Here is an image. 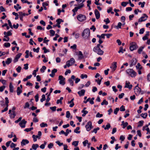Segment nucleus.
<instances>
[{"label": "nucleus", "instance_id": "bf43d9fd", "mask_svg": "<svg viewBox=\"0 0 150 150\" xmlns=\"http://www.w3.org/2000/svg\"><path fill=\"white\" fill-rule=\"evenodd\" d=\"M77 45L76 44H74L73 45L70 47V48L73 49L74 50H76V49Z\"/></svg>", "mask_w": 150, "mask_h": 150}, {"label": "nucleus", "instance_id": "864d4df0", "mask_svg": "<svg viewBox=\"0 0 150 150\" xmlns=\"http://www.w3.org/2000/svg\"><path fill=\"white\" fill-rule=\"evenodd\" d=\"M99 129L100 128L98 127H97L96 128L94 129L93 131H92V132H94L95 134H96L97 133V131L99 130Z\"/></svg>", "mask_w": 150, "mask_h": 150}, {"label": "nucleus", "instance_id": "0eeeda50", "mask_svg": "<svg viewBox=\"0 0 150 150\" xmlns=\"http://www.w3.org/2000/svg\"><path fill=\"white\" fill-rule=\"evenodd\" d=\"M85 127L86 130L88 131H90L91 129L93 128V127L92 126V124L91 122L88 121Z\"/></svg>", "mask_w": 150, "mask_h": 150}, {"label": "nucleus", "instance_id": "dca6fc26", "mask_svg": "<svg viewBox=\"0 0 150 150\" xmlns=\"http://www.w3.org/2000/svg\"><path fill=\"white\" fill-rule=\"evenodd\" d=\"M117 63L116 62H114L112 63L110 68L112 69L113 71H114L116 70L117 67Z\"/></svg>", "mask_w": 150, "mask_h": 150}, {"label": "nucleus", "instance_id": "58836bf2", "mask_svg": "<svg viewBox=\"0 0 150 150\" xmlns=\"http://www.w3.org/2000/svg\"><path fill=\"white\" fill-rule=\"evenodd\" d=\"M11 45L9 43L5 42L4 44V46L6 47H8L10 46Z\"/></svg>", "mask_w": 150, "mask_h": 150}, {"label": "nucleus", "instance_id": "2eb2a0df", "mask_svg": "<svg viewBox=\"0 0 150 150\" xmlns=\"http://www.w3.org/2000/svg\"><path fill=\"white\" fill-rule=\"evenodd\" d=\"M21 55L22 54L21 53H19L16 55L15 58L13 60V62L14 63L18 61V59L20 58Z\"/></svg>", "mask_w": 150, "mask_h": 150}, {"label": "nucleus", "instance_id": "c03bdc74", "mask_svg": "<svg viewBox=\"0 0 150 150\" xmlns=\"http://www.w3.org/2000/svg\"><path fill=\"white\" fill-rule=\"evenodd\" d=\"M79 141H74L72 143V145H74L75 146H77L78 144Z\"/></svg>", "mask_w": 150, "mask_h": 150}, {"label": "nucleus", "instance_id": "f8f14e48", "mask_svg": "<svg viewBox=\"0 0 150 150\" xmlns=\"http://www.w3.org/2000/svg\"><path fill=\"white\" fill-rule=\"evenodd\" d=\"M132 84H130V83L128 81H126L125 85V88H127L129 89L130 90L132 88Z\"/></svg>", "mask_w": 150, "mask_h": 150}, {"label": "nucleus", "instance_id": "20e7f679", "mask_svg": "<svg viewBox=\"0 0 150 150\" xmlns=\"http://www.w3.org/2000/svg\"><path fill=\"white\" fill-rule=\"evenodd\" d=\"M77 19L80 22H83L86 19V17L82 14H80L77 16Z\"/></svg>", "mask_w": 150, "mask_h": 150}, {"label": "nucleus", "instance_id": "2f4dec72", "mask_svg": "<svg viewBox=\"0 0 150 150\" xmlns=\"http://www.w3.org/2000/svg\"><path fill=\"white\" fill-rule=\"evenodd\" d=\"M16 116L15 112H12V113L10 115V117L11 118H14Z\"/></svg>", "mask_w": 150, "mask_h": 150}, {"label": "nucleus", "instance_id": "9d476101", "mask_svg": "<svg viewBox=\"0 0 150 150\" xmlns=\"http://www.w3.org/2000/svg\"><path fill=\"white\" fill-rule=\"evenodd\" d=\"M67 62L68 65L71 66L75 63V60L74 58H70L69 60L67 61Z\"/></svg>", "mask_w": 150, "mask_h": 150}, {"label": "nucleus", "instance_id": "473e14b6", "mask_svg": "<svg viewBox=\"0 0 150 150\" xmlns=\"http://www.w3.org/2000/svg\"><path fill=\"white\" fill-rule=\"evenodd\" d=\"M5 105L7 106V107H8V103H9V100H8V98L7 97L5 98Z\"/></svg>", "mask_w": 150, "mask_h": 150}, {"label": "nucleus", "instance_id": "774afa93", "mask_svg": "<svg viewBox=\"0 0 150 150\" xmlns=\"http://www.w3.org/2000/svg\"><path fill=\"white\" fill-rule=\"evenodd\" d=\"M144 31V28H142L139 30V33L140 34H142Z\"/></svg>", "mask_w": 150, "mask_h": 150}, {"label": "nucleus", "instance_id": "7ed1b4c3", "mask_svg": "<svg viewBox=\"0 0 150 150\" xmlns=\"http://www.w3.org/2000/svg\"><path fill=\"white\" fill-rule=\"evenodd\" d=\"M130 46L129 49L131 51H133L135 50H136L138 47L137 45L134 42H132L130 44Z\"/></svg>", "mask_w": 150, "mask_h": 150}, {"label": "nucleus", "instance_id": "6ab92c4d", "mask_svg": "<svg viewBox=\"0 0 150 150\" xmlns=\"http://www.w3.org/2000/svg\"><path fill=\"white\" fill-rule=\"evenodd\" d=\"M29 143V142L28 140L23 139L21 142V144L22 146H24Z\"/></svg>", "mask_w": 150, "mask_h": 150}, {"label": "nucleus", "instance_id": "37998d69", "mask_svg": "<svg viewBox=\"0 0 150 150\" xmlns=\"http://www.w3.org/2000/svg\"><path fill=\"white\" fill-rule=\"evenodd\" d=\"M45 100V95H42V98L40 99V101L42 102L44 101Z\"/></svg>", "mask_w": 150, "mask_h": 150}, {"label": "nucleus", "instance_id": "4d7b16f0", "mask_svg": "<svg viewBox=\"0 0 150 150\" xmlns=\"http://www.w3.org/2000/svg\"><path fill=\"white\" fill-rule=\"evenodd\" d=\"M53 146H54L53 144L52 143H50L48 145V147L49 149H51L52 148V147H53Z\"/></svg>", "mask_w": 150, "mask_h": 150}, {"label": "nucleus", "instance_id": "cd10ccee", "mask_svg": "<svg viewBox=\"0 0 150 150\" xmlns=\"http://www.w3.org/2000/svg\"><path fill=\"white\" fill-rule=\"evenodd\" d=\"M136 67L137 69H142V67L140 65L139 63H138L137 65L136 66Z\"/></svg>", "mask_w": 150, "mask_h": 150}, {"label": "nucleus", "instance_id": "ea45409f", "mask_svg": "<svg viewBox=\"0 0 150 150\" xmlns=\"http://www.w3.org/2000/svg\"><path fill=\"white\" fill-rule=\"evenodd\" d=\"M144 47H141L138 50V52L139 54H141L142 52V51L143 49L144 48Z\"/></svg>", "mask_w": 150, "mask_h": 150}, {"label": "nucleus", "instance_id": "bb28decb", "mask_svg": "<svg viewBox=\"0 0 150 150\" xmlns=\"http://www.w3.org/2000/svg\"><path fill=\"white\" fill-rule=\"evenodd\" d=\"M12 59L11 58H8L6 61V63L8 65L9 64L12 62Z\"/></svg>", "mask_w": 150, "mask_h": 150}, {"label": "nucleus", "instance_id": "423d86ee", "mask_svg": "<svg viewBox=\"0 0 150 150\" xmlns=\"http://www.w3.org/2000/svg\"><path fill=\"white\" fill-rule=\"evenodd\" d=\"M93 50L94 52L97 53L99 55H101L103 54L104 52L102 50H101L100 48H93Z\"/></svg>", "mask_w": 150, "mask_h": 150}, {"label": "nucleus", "instance_id": "39448f33", "mask_svg": "<svg viewBox=\"0 0 150 150\" xmlns=\"http://www.w3.org/2000/svg\"><path fill=\"white\" fill-rule=\"evenodd\" d=\"M148 16L145 13L143 14V16L139 19V22H141L146 21L148 18Z\"/></svg>", "mask_w": 150, "mask_h": 150}, {"label": "nucleus", "instance_id": "a878e982", "mask_svg": "<svg viewBox=\"0 0 150 150\" xmlns=\"http://www.w3.org/2000/svg\"><path fill=\"white\" fill-rule=\"evenodd\" d=\"M39 147V145L37 144H33L32 145V148L33 149L36 150L37 148H38Z\"/></svg>", "mask_w": 150, "mask_h": 150}, {"label": "nucleus", "instance_id": "4be33fe9", "mask_svg": "<svg viewBox=\"0 0 150 150\" xmlns=\"http://www.w3.org/2000/svg\"><path fill=\"white\" fill-rule=\"evenodd\" d=\"M14 8L17 11H18L19 9H20L21 8V6H20L19 4H16V6L14 5Z\"/></svg>", "mask_w": 150, "mask_h": 150}, {"label": "nucleus", "instance_id": "e2e57ef3", "mask_svg": "<svg viewBox=\"0 0 150 150\" xmlns=\"http://www.w3.org/2000/svg\"><path fill=\"white\" fill-rule=\"evenodd\" d=\"M5 88V86H4L0 87V92H2Z\"/></svg>", "mask_w": 150, "mask_h": 150}, {"label": "nucleus", "instance_id": "393cba45", "mask_svg": "<svg viewBox=\"0 0 150 150\" xmlns=\"http://www.w3.org/2000/svg\"><path fill=\"white\" fill-rule=\"evenodd\" d=\"M72 35L74 36L75 38L76 39L78 38L79 37V34L78 33L74 32L72 34Z\"/></svg>", "mask_w": 150, "mask_h": 150}, {"label": "nucleus", "instance_id": "72a5a7b5", "mask_svg": "<svg viewBox=\"0 0 150 150\" xmlns=\"http://www.w3.org/2000/svg\"><path fill=\"white\" fill-rule=\"evenodd\" d=\"M125 51V49L123 50L122 47H120V49L118 51V52L119 53H120L121 52L122 53H124V52Z\"/></svg>", "mask_w": 150, "mask_h": 150}, {"label": "nucleus", "instance_id": "f257e3e1", "mask_svg": "<svg viewBox=\"0 0 150 150\" xmlns=\"http://www.w3.org/2000/svg\"><path fill=\"white\" fill-rule=\"evenodd\" d=\"M82 35L85 40H90V30L88 28L85 29L83 32Z\"/></svg>", "mask_w": 150, "mask_h": 150}, {"label": "nucleus", "instance_id": "603ef678", "mask_svg": "<svg viewBox=\"0 0 150 150\" xmlns=\"http://www.w3.org/2000/svg\"><path fill=\"white\" fill-rule=\"evenodd\" d=\"M76 1L78 2L79 4H83L85 1V0H76Z\"/></svg>", "mask_w": 150, "mask_h": 150}, {"label": "nucleus", "instance_id": "6e6d98bb", "mask_svg": "<svg viewBox=\"0 0 150 150\" xmlns=\"http://www.w3.org/2000/svg\"><path fill=\"white\" fill-rule=\"evenodd\" d=\"M110 127V124L109 123H108L106 126L105 127V129H109Z\"/></svg>", "mask_w": 150, "mask_h": 150}, {"label": "nucleus", "instance_id": "f704fd0d", "mask_svg": "<svg viewBox=\"0 0 150 150\" xmlns=\"http://www.w3.org/2000/svg\"><path fill=\"white\" fill-rule=\"evenodd\" d=\"M12 14L15 16L16 17L15 18V19L17 20L18 18V13L15 12H13Z\"/></svg>", "mask_w": 150, "mask_h": 150}, {"label": "nucleus", "instance_id": "7c9ffc66", "mask_svg": "<svg viewBox=\"0 0 150 150\" xmlns=\"http://www.w3.org/2000/svg\"><path fill=\"white\" fill-rule=\"evenodd\" d=\"M108 104V102L105 99H104L103 100V101L101 103V105H107Z\"/></svg>", "mask_w": 150, "mask_h": 150}, {"label": "nucleus", "instance_id": "69168bd1", "mask_svg": "<svg viewBox=\"0 0 150 150\" xmlns=\"http://www.w3.org/2000/svg\"><path fill=\"white\" fill-rule=\"evenodd\" d=\"M70 115V113L69 111H67L66 112V117L67 118H69Z\"/></svg>", "mask_w": 150, "mask_h": 150}, {"label": "nucleus", "instance_id": "b1692460", "mask_svg": "<svg viewBox=\"0 0 150 150\" xmlns=\"http://www.w3.org/2000/svg\"><path fill=\"white\" fill-rule=\"evenodd\" d=\"M22 92V90L20 87H17V94L18 95H19Z\"/></svg>", "mask_w": 150, "mask_h": 150}, {"label": "nucleus", "instance_id": "49530a36", "mask_svg": "<svg viewBox=\"0 0 150 150\" xmlns=\"http://www.w3.org/2000/svg\"><path fill=\"white\" fill-rule=\"evenodd\" d=\"M128 3L127 2H123L121 3V5L123 7H125Z\"/></svg>", "mask_w": 150, "mask_h": 150}, {"label": "nucleus", "instance_id": "f03ea898", "mask_svg": "<svg viewBox=\"0 0 150 150\" xmlns=\"http://www.w3.org/2000/svg\"><path fill=\"white\" fill-rule=\"evenodd\" d=\"M127 73L132 77H135L137 74L136 72L132 69H128L126 70Z\"/></svg>", "mask_w": 150, "mask_h": 150}, {"label": "nucleus", "instance_id": "4c0bfd02", "mask_svg": "<svg viewBox=\"0 0 150 150\" xmlns=\"http://www.w3.org/2000/svg\"><path fill=\"white\" fill-rule=\"evenodd\" d=\"M80 129V128L79 127H77L76 128L74 129V132L75 133H76L77 134L79 133L80 132V131H78V130H79Z\"/></svg>", "mask_w": 150, "mask_h": 150}, {"label": "nucleus", "instance_id": "13d9d810", "mask_svg": "<svg viewBox=\"0 0 150 150\" xmlns=\"http://www.w3.org/2000/svg\"><path fill=\"white\" fill-rule=\"evenodd\" d=\"M55 142L60 146L63 145V144L62 142H60L59 141H57L56 142Z\"/></svg>", "mask_w": 150, "mask_h": 150}, {"label": "nucleus", "instance_id": "4468645a", "mask_svg": "<svg viewBox=\"0 0 150 150\" xmlns=\"http://www.w3.org/2000/svg\"><path fill=\"white\" fill-rule=\"evenodd\" d=\"M76 54L78 56V59H81L83 58V56L82 52L81 51L76 52Z\"/></svg>", "mask_w": 150, "mask_h": 150}, {"label": "nucleus", "instance_id": "ddd939ff", "mask_svg": "<svg viewBox=\"0 0 150 150\" xmlns=\"http://www.w3.org/2000/svg\"><path fill=\"white\" fill-rule=\"evenodd\" d=\"M75 78V76L73 75L71 76V79H69L68 80L70 84L72 86H74V81L72 80V79H74Z\"/></svg>", "mask_w": 150, "mask_h": 150}, {"label": "nucleus", "instance_id": "9b49d317", "mask_svg": "<svg viewBox=\"0 0 150 150\" xmlns=\"http://www.w3.org/2000/svg\"><path fill=\"white\" fill-rule=\"evenodd\" d=\"M27 123V121L24 119H23L19 123V125L22 128H25V124Z\"/></svg>", "mask_w": 150, "mask_h": 150}, {"label": "nucleus", "instance_id": "c85d7f7f", "mask_svg": "<svg viewBox=\"0 0 150 150\" xmlns=\"http://www.w3.org/2000/svg\"><path fill=\"white\" fill-rule=\"evenodd\" d=\"M122 25V23L120 22H119L118 23L117 25L115 26V28H116L117 29H118L120 28H121V26Z\"/></svg>", "mask_w": 150, "mask_h": 150}, {"label": "nucleus", "instance_id": "c9c22d12", "mask_svg": "<svg viewBox=\"0 0 150 150\" xmlns=\"http://www.w3.org/2000/svg\"><path fill=\"white\" fill-rule=\"evenodd\" d=\"M41 127H47V123H45L44 122L42 123L40 125Z\"/></svg>", "mask_w": 150, "mask_h": 150}, {"label": "nucleus", "instance_id": "a211bd4d", "mask_svg": "<svg viewBox=\"0 0 150 150\" xmlns=\"http://www.w3.org/2000/svg\"><path fill=\"white\" fill-rule=\"evenodd\" d=\"M85 91V90L84 89H82L81 91H79L77 93L79 96H81L84 95Z\"/></svg>", "mask_w": 150, "mask_h": 150}, {"label": "nucleus", "instance_id": "f3484780", "mask_svg": "<svg viewBox=\"0 0 150 150\" xmlns=\"http://www.w3.org/2000/svg\"><path fill=\"white\" fill-rule=\"evenodd\" d=\"M95 14L97 19H98L100 17V14L98 11L96 9L95 10Z\"/></svg>", "mask_w": 150, "mask_h": 150}, {"label": "nucleus", "instance_id": "aec40b11", "mask_svg": "<svg viewBox=\"0 0 150 150\" xmlns=\"http://www.w3.org/2000/svg\"><path fill=\"white\" fill-rule=\"evenodd\" d=\"M57 69H54L52 71V73L50 74V76L52 77H54L55 75V73L57 71Z\"/></svg>", "mask_w": 150, "mask_h": 150}, {"label": "nucleus", "instance_id": "e433bc0d", "mask_svg": "<svg viewBox=\"0 0 150 150\" xmlns=\"http://www.w3.org/2000/svg\"><path fill=\"white\" fill-rule=\"evenodd\" d=\"M63 98L62 97H60L59 99H58L57 100V103L58 104L59 103L61 104L62 103V100L63 99Z\"/></svg>", "mask_w": 150, "mask_h": 150}, {"label": "nucleus", "instance_id": "412c9836", "mask_svg": "<svg viewBox=\"0 0 150 150\" xmlns=\"http://www.w3.org/2000/svg\"><path fill=\"white\" fill-rule=\"evenodd\" d=\"M137 62V60L136 58H134L131 60V64L132 66L135 65Z\"/></svg>", "mask_w": 150, "mask_h": 150}, {"label": "nucleus", "instance_id": "79ce46f5", "mask_svg": "<svg viewBox=\"0 0 150 150\" xmlns=\"http://www.w3.org/2000/svg\"><path fill=\"white\" fill-rule=\"evenodd\" d=\"M140 115L141 116L144 118H146L147 116V114L146 113H142Z\"/></svg>", "mask_w": 150, "mask_h": 150}, {"label": "nucleus", "instance_id": "09e8293b", "mask_svg": "<svg viewBox=\"0 0 150 150\" xmlns=\"http://www.w3.org/2000/svg\"><path fill=\"white\" fill-rule=\"evenodd\" d=\"M30 106V105L28 102H26L25 103V105L24 107V109H26L27 108H29Z\"/></svg>", "mask_w": 150, "mask_h": 150}, {"label": "nucleus", "instance_id": "680f3d73", "mask_svg": "<svg viewBox=\"0 0 150 150\" xmlns=\"http://www.w3.org/2000/svg\"><path fill=\"white\" fill-rule=\"evenodd\" d=\"M56 108L57 107L55 106L54 107H50V109L53 111H56Z\"/></svg>", "mask_w": 150, "mask_h": 150}, {"label": "nucleus", "instance_id": "0e129e2a", "mask_svg": "<svg viewBox=\"0 0 150 150\" xmlns=\"http://www.w3.org/2000/svg\"><path fill=\"white\" fill-rule=\"evenodd\" d=\"M21 67L20 66H18L16 68V70L17 72H18V73H20L21 72Z\"/></svg>", "mask_w": 150, "mask_h": 150}, {"label": "nucleus", "instance_id": "de8ad7c7", "mask_svg": "<svg viewBox=\"0 0 150 150\" xmlns=\"http://www.w3.org/2000/svg\"><path fill=\"white\" fill-rule=\"evenodd\" d=\"M84 6V4H83L82 3L81 4H79V5L78 6H77L78 9H80L81 8H83Z\"/></svg>", "mask_w": 150, "mask_h": 150}, {"label": "nucleus", "instance_id": "a18cd8bd", "mask_svg": "<svg viewBox=\"0 0 150 150\" xmlns=\"http://www.w3.org/2000/svg\"><path fill=\"white\" fill-rule=\"evenodd\" d=\"M143 121H140L139 122V125H138V127H141L143 126V123H144Z\"/></svg>", "mask_w": 150, "mask_h": 150}, {"label": "nucleus", "instance_id": "a19ab883", "mask_svg": "<svg viewBox=\"0 0 150 150\" xmlns=\"http://www.w3.org/2000/svg\"><path fill=\"white\" fill-rule=\"evenodd\" d=\"M56 22H57V24H60L61 22H63V21L62 20V19L59 18L56 20Z\"/></svg>", "mask_w": 150, "mask_h": 150}, {"label": "nucleus", "instance_id": "8fccbe9b", "mask_svg": "<svg viewBox=\"0 0 150 150\" xmlns=\"http://www.w3.org/2000/svg\"><path fill=\"white\" fill-rule=\"evenodd\" d=\"M46 67L45 66H43L42 67V68L40 69V71L42 73H43L44 72V70L46 69Z\"/></svg>", "mask_w": 150, "mask_h": 150}, {"label": "nucleus", "instance_id": "6e6552de", "mask_svg": "<svg viewBox=\"0 0 150 150\" xmlns=\"http://www.w3.org/2000/svg\"><path fill=\"white\" fill-rule=\"evenodd\" d=\"M59 83L62 85H64L65 84V78L62 75H60L59 76Z\"/></svg>", "mask_w": 150, "mask_h": 150}, {"label": "nucleus", "instance_id": "1a4fd4ad", "mask_svg": "<svg viewBox=\"0 0 150 150\" xmlns=\"http://www.w3.org/2000/svg\"><path fill=\"white\" fill-rule=\"evenodd\" d=\"M141 90V88L138 87V84H137L135 86L134 89V92L135 94L137 95H139L140 92Z\"/></svg>", "mask_w": 150, "mask_h": 150}, {"label": "nucleus", "instance_id": "338daca9", "mask_svg": "<svg viewBox=\"0 0 150 150\" xmlns=\"http://www.w3.org/2000/svg\"><path fill=\"white\" fill-rule=\"evenodd\" d=\"M88 141L87 140H85V141H83V146H85L86 145V144H88Z\"/></svg>", "mask_w": 150, "mask_h": 150}, {"label": "nucleus", "instance_id": "5701e85b", "mask_svg": "<svg viewBox=\"0 0 150 150\" xmlns=\"http://www.w3.org/2000/svg\"><path fill=\"white\" fill-rule=\"evenodd\" d=\"M9 90L12 93L13 92L14 87L12 85L11 83H10L9 86Z\"/></svg>", "mask_w": 150, "mask_h": 150}, {"label": "nucleus", "instance_id": "c756f323", "mask_svg": "<svg viewBox=\"0 0 150 150\" xmlns=\"http://www.w3.org/2000/svg\"><path fill=\"white\" fill-rule=\"evenodd\" d=\"M4 35H7V36H9L11 35L12 34V33H11V31H9L7 32H4Z\"/></svg>", "mask_w": 150, "mask_h": 150}, {"label": "nucleus", "instance_id": "5fc2aeb1", "mask_svg": "<svg viewBox=\"0 0 150 150\" xmlns=\"http://www.w3.org/2000/svg\"><path fill=\"white\" fill-rule=\"evenodd\" d=\"M119 108H116L114 110V113L115 115L117 114V112L119 111Z\"/></svg>", "mask_w": 150, "mask_h": 150}, {"label": "nucleus", "instance_id": "3c124183", "mask_svg": "<svg viewBox=\"0 0 150 150\" xmlns=\"http://www.w3.org/2000/svg\"><path fill=\"white\" fill-rule=\"evenodd\" d=\"M103 116V114H100L99 112H98L97 114L96 115V117H101Z\"/></svg>", "mask_w": 150, "mask_h": 150}, {"label": "nucleus", "instance_id": "052dcab7", "mask_svg": "<svg viewBox=\"0 0 150 150\" xmlns=\"http://www.w3.org/2000/svg\"><path fill=\"white\" fill-rule=\"evenodd\" d=\"M50 34L52 36H53L54 35L55 33V31L52 30H50Z\"/></svg>", "mask_w": 150, "mask_h": 150}]
</instances>
